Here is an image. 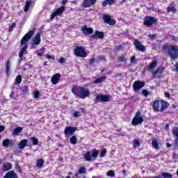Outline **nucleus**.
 I'll list each match as a JSON object with an SVG mask.
<instances>
[{
	"instance_id": "de8ad7c7",
	"label": "nucleus",
	"mask_w": 178,
	"mask_h": 178,
	"mask_svg": "<svg viewBox=\"0 0 178 178\" xmlns=\"http://www.w3.org/2000/svg\"><path fill=\"white\" fill-rule=\"evenodd\" d=\"M59 63H61V65H63V63H65V62H66V59L64 58H60L58 60Z\"/></svg>"
},
{
	"instance_id": "5701e85b",
	"label": "nucleus",
	"mask_w": 178,
	"mask_h": 178,
	"mask_svg": "<svg viewBox=\"0 0 178 178\" xmlns=\"http://www.w3.org/2000/svg\"><path fill=\"white\" fill-rule=\"evenodd\" d=\"M19 149H24L26 147V145H27V140L24 139L21 140V142L19 143Z\"/></svg>"
},
{
	"instance_id": "72a5a7b5",
	"label": "nucleus",
	"mask_w": 178,
	"mask_h": 178,
	"mask_svg": "<svg viewBox=\"0 0 178 178\" xmlns=\"http://www.w3.org/2000/svg\"><path fill=\"white\" fill-rule=\"evenodd\" d=\"M133 145H134V148H138V147H140V140H138V139H136L133 141Z\"/></svg>"
},
{
	"instance_id": "e2e57ef3",
	"label": "nucleus",
	"mask_w": 178,
	"mask_h": 178,
	"mask_svg": "<svg viewBox=\"0 0 178 178\" xmlns=\"http://www.w3.org/2000/svg\"><path fill=\"white\" fill-rule=\"evenodd\" d=\"M165 130H168V129H169V124H166V125H165Z\"/></svg>"
},
{
	"instance_id": "69168bd1",
	"label": "nucleus",
	"mask_w": 178,
	"mask_h": 178,
	"mask_svg": "<svg viewBox=\"0 0 178 178\" xmlns=\"http://www.w3.org/2000/svg\"><path fill=\"white\" fill-rule=\"evenodd\" d=\"M172 147V145L167 143V148H170Z\"/></svg>"
},
{
	"instance_id": "f03ea898",
	"label": "nucleus",
	"mask_w": 178,
	"mask_h": 178,
	"mask_svg": "<svg viewBox=\"0 0 178 178\" xmlns=\"http://www.w3.org/2000/svg\"><path fill=\"white\" fill-rule=\"evenodd\" d=\"M168 106H169V103L162 100H155L152 105L153 111L154 112H163V111L168 109Z\"/></svg>"
},
{
	"instance_id": "49530a36",
	"label": "nucleus",
	"mask_w": 178,
	"mask_h": 178,
	"mask_svg": "<svg viewBox=\"0 0 178 178\" xmlns=\"http://www.w3.org/2000/svg\"><path fill=\"white\" fill-rule=\"evenodd\" d=\"M39 97H40V92L39 91L35 92L33 94V98L37 99V98H39Z\"/></svg>"
},
{
	"instance_id": "9d476101",
	"label": "nucleus",
	"mask_w": 178,
	"mask_h": 178,
	"mask_svg": "<svg viewBox=\"0 0 178 178\" xmlns=\"http://www.w3.org/2000/svg\"><path fill=\"white\" fill-rule=\"evenodd\" d=\"M33 35H34V32L32 31H30L29 32H28L22 39L21 40V44H27V42H29V40H30V38H31V37H33Z\"/></svg>"
},
{
	"instance_id": "3c124183",
	"label": "nucleus",
	"mask_w": 178,
	"mask_h": 178,
	"mask_svg": "<svg viewBox=\"0 0 178 178\" xmlns=\"http://www.w3.org/2000/svg\"><path fill=\"white\" fill-rule=\"evenodd\" d=\"M80 115H81L80 112L75 111L74 113V118H79V116H80Z\"/></svg>"
},
{
	"instance_id": "37998d69",
	"label": "nucleus",
	"mask_w": 178,
	"mask_h": 178,
	"mask_svg": "<svg viewBox=\"0 0 178 178\" xmlns=\"http://www.w3.org/2000/svg\"><path fill=\"white\" fill-rule=\"evenodd\" d=\"M15 81L17 83V84H20V83H22V76L18 75L15 79Z\"/></svg>"
},
{
	"instance_id": "a19ab883",
	"label": "nucleus",
	"mask_w": 178,
	"mask_h": 178,
	"mask_svg": "<svg viewBox=\"0 0 178 178\" xmlns=\"http://www.w3.org/2000/svg\"><path fill=\"white\" fill-rule=\"evenodd\" d=\"M167 10L168 12H174V13H175V12H177V10L175 7H168L167 8Z\"/></svg>"
},
{
	"instance_id": "4be33fe9",
	"label": "nucleus",
	"mask_w": 178,
	"mask_h": 178,
	"mask_svg": "<svg viewBox=\"0 0 178 178\" xmlns=\"http://www.w3.org/2000/svg\"><path fill=\"white\" fill-rule=\"evenodd\" d=\"M12 169V163H6L3 165V171L8 172V170H10Z\"/></svg>"
},
{
	"instance_id": "4c0bfd02",
	"label": "nucleus",
	"mask_w": 178,
	"mask_h": 178,
	"mask_svg": "<svg viewBox=\"0 0 178 178\" xmlns=\"http://www.w3.org/2000/svg\"><path fill=\"white\" fill-rule=\"evenodd\" d=\"M106 176L108 177H115V172H113V170H110L106 172Z\"/></svg>"
},
{
	"instance_id": "f704fd0d",
	"label": "nucleus",
	"mask_w": 178,
	"mask_h": 178,
	"mask_svg": "<svg viewBox=\"0 0 178 178\" xmlns=\"http://www.w3.org/2000/svg\"><path fill=\"white\" fill-rule=\"evenodd\" d=\"M42 165H44V160L39 159L36 163V168H38L40 169L42 168Z\"/></svg>"
},
{
	"instance_id": "423d86ee",
	"label": "nucleus",
	"mask_w": 178,
	"mask_h": 178,
	"mask_svg": "<svg viewBox=\"0 0 178 178\" xmlns=\"http://www.w3.org/2000/svg\"><path fill=\"white\" fill-rule=\"evenodd\" d=\"M143 122H144V118H143L140 112H137L135 117L132 120L133 126H137L138 124H141Z\"/></svg>"
},
{
	"instance_id": "ddd939ff",
	"label": "nucleus",
	"mask_w": 178,
	"mask_h": 178,
	"mask_svg": "<svg viewBox=\"0 0 178 178\" xmlns=\"http://www.w3.org/2000/svg\"><path fill=\"white\" fill-rule=\"evenodd\" d=\"M103 19L105 23L110 24V26H115V24H116V21L115 19H112L110 15H104Z\"/></svg>"
},
{
	"instance_id": "dca6fc26",
	"label": "nucleus",
	"mask_w": 178,
	"mask_h": 178,
	"mask_svg": "<svg viewBox=\"0 0 178 178\" xmlns=\"http://www.w3.org/2000/svg\"><path fill=\"white\" fill-rule=\"evenodd\" d=\"M63 12H65V7L63 6L60 7L57 10L51 14L50 19H54V17H56V16H58L60 15V13H63Z\"/></svg>"
},
{
	"instance_id": "a18cd8bd",
	"label": "nucleus",
	"mask_w": 178,
	"mask_h": 178,
	"mask_svg": "<svg viewBox=\"0 0 178 178\" xmlns=\"http://www.w3.org/2000/svg\"><path fill=\"white\" fill-rule=\"evenodd\" d=\"M142 94L144 95V97H148V95H149V92L147 90H143L142 91Z\"/></svg>"
},
{
	"instance_id": "79ce46f5",
	"label": "nucleus",
	"mask_w": 178,
	"mask_h": 178,
	"mask_svg": "<svg viewBox=\"0 0 178 178\" xmlns=\"http://www.w3.org/2000/svg\"><path fill=\"white\" fill-rule=\"evenodd\" d=\"M105 155H106V149H104L103 150H102V152L99 154V157L104 158V156H105Z\"/></svg>"
},
{
	"instance_id": "c03bdc74",
	"label": "nucleus",
	"mask_w": 178,
	"mask_h": 178,
	"mask_svg": "<svg viewBox=\"0 0 178 178\" xmlns=\"http://www.w3.org/2000/svg\"><path fill=\"white\" fill-rule=\"evenodd\" d=\"M79 175H83V173H86V168L81 167L79 170Z\"/></svg>"
},
{
	"instance_id": "c9c22d12",
	"label": "nucleus",
	"mask_w": 178,
	"mask_h": 178,
	"mask_svg": "<svg viewBox=\"0 0 178 178\" xmlns=\"http://www.w3.org/2000/svg\"><path fill=\"white\" fill-rule=\"evenodd\" d=\"M70 143L71 144H77V138L76 136H73L72 137L70 138Z\"/></svg>"
},
{
	"instance_id": "7ed1b4c3",
	"label": "nucleus",
	"mask_w": 178,
	"mask_h": 178,
	"mask_svg": "<svg viewBox=\"0 0 178 178\" xmlns=\"http://www.w3.org/2000/svg\"><path fill=\"white\" fill-rule=\"evenodd\" d=\"M162 49H166L170 55L171 59L175 60L178 58V48L177 46L169 45L168 44L162 46Z\"/></svg>"
},
{
	"instance_id": "4468645a",
	"label": "nucleus",
	"mask_w": 178,
	"mask_h": 178,
	"mask_svg": "<svg viewBox=\"0 0 178 178\" xmlns=\"http://www.w3.org/2000/svg\"><path fill=\"white\" fill-rule=\"evenodd\" d=\"M41 42V34L37 33L35 37L33 38L32 42V47L34 48L35 45H40Z\"/></svg>"
},
{
	"instance_id": "774afa93",
	"label": "nucleus",
	"mask_w": 178,
	"mask_h": 178,
	"mask_svg": "<svg viewBox=\"0 0 178 178\" xmlns=\"http://www.w3.org/2000/svg\"><path fill=\"white\" fill-rule=\"evenodd\" d=\"M153 178H162L161 176L154 177Z\"/></svg>"
},
{
	"instance_id": "0e129e2a",
	"label": "nucleus",
	"mask_w": 178,
	"mask_h": 178,
	"mask_svg": "<svg viewBox=\"0 0 178 178\" xmlns=\"http://www.w3.org/2000/svg\"><path fill=\"white\" fill-rule=\"evenodd\" d=\"M44 54H42V53H38V56H42V55H43Z\"/></svg>"
},
{
	"instance_id": "20e7f679",
	"label": "nucleus",
	"mask_w": 178,
	"mask_h": 178,
	"mask_svg": "<svg viewBox=\"0 0 178 178\" xmlns=\"http://www.w3.org/2000/svg\"><path fill=\"white\" fill-rule=\"evenodd\" d=\"M74 54L76 56H79V58H86L87 52H86V48L84 47H78L74 50Z\"/></svg>"
},
{
	"instance_id": "bf43d9fd",
	"label": "nucleus",
	"mask_w": 178,
	"mask_h": 178,
	"mask_svg": "<svg viewBox=\"0 0 178 178\" xmlns=\"http://www.w3.org/2000/svg\"><path fill=\"white\" fill-rule=\"evenodd\" d=\"M46 58H47V59H52V56H51V55H49V54H47V55L46 56Z\"/></svg>"
},
{
	"instance_id": "393cba45",
	"label": "nucleus",
	"mask_w": 178,
	"mask_h": 178,
	"mask_svg": "<svg viewBox=\"0 0 178 178\" xmlns=\"http://www.w3.org/2000/svg\"><path fill=\"white\" fill-rule=\"evenodd\" d=\"M3 147H10V145H13V141L9 139H5L3 141Z\"/></svg>"
},
{
	"instance_id": "58836bf2",
	"label": "nucleus",
	"mask_w": 178,
	"mask_h": 178,
	"mask_svg": "<svg viewBox=\"0 0 178 178\" xmlns=\"http://www.w3.org/2000/svg\"><path fill=\"white\" fill-rule=\"evenodd\" d=\"M30 140L34 145H38V139L35 138H31Z\"/></svg>"
},
{
	"instance_id": "bb28decb",
	"label": "nucleus",
	"mask_w": 178,
	"mask_h": 178,
	"mask_svg": "<svg viewBox=\"0 0 178 178\" xmlns=\"http://www.w3.org/2000/svg\"><path fill=\"white\" fill-rule=\"evenodd\" d=\"M106 79V77H105V76L99 77L97 79L94 81V83L99 84V83H104V81H105Z\"/></svg>"
},
{
	"instance_id": "9b49d317",
	"label": "nucleus",
	"mask_w": 178,
	"mask_h": 178,
	"mask_svg": "<svg viewBox=\"0 0 178 178\" xmlns=\"http://www.w3.org/2000/svg\"><path fill=\"white\" fill-rule=\"evenodd\" d=\"M145 86V83L140 81H135L133 85V88L134 91H139V90H141L143 87Z\"/></svg>"
},
{
	"instance_id": "864d4df0",
	"label": "nucleus",
	"mask_w": 178,
	"mask_h": 178,
	"mask_svg": "<svg viewBox=\"0 0 178 178\" xmlns=\"http://www.w3.org/2000/svg\"><path fill=\"white\" fill-rule=\"evenodd\" d=\"M94 62H95V58H91L90 60H89L90 65H92V63H94Z\"/></svg>"
},
{
	"instance_id": "5fc2aeb1",
	"label": "nucleus",
	"mask_w": 178,
	"mask_h": 178,
	"mask_svg": "<svg viewBox=\"0 0 178 178\" xmlns=\"http://www.w3.org/2000/svg\"><path fill=\"white\" fill-rule=\"evenodd\" d=\"M15 168L17 169L19 172H22V170L20 169V166H19V163L15 164Z\"/></svg>"
},
{
	"instance_id": "1a4fd4ad",
	"label": "nucleus",
	"mask_w": 178,
	"mask_h": 178,
	"mask_svg": "<svg viewBox=\"0 0 178 178\" xmlns=\"http://www.w3.org/2000/svg\"><path fill=\"white\" fill-rule=\"evenodd\" d=\"M153 79H161L163 77V67H159L156 71H153L152 72Z\"/></svg>"
},
{
	"instance_id": "603ef678",
	"label": "nucleus",
	"mask_w": 178,
	"mask_h": 178,
	"mask_svg": "<svg viewBox=\"0 0 178 178\" xmlns=\"http://www.w3.org/2000/svg\"><path fill=\"white\" fill-rule=\"evenodd\" d=\"M148 37L150 38V40H153V38H155L156 37V35L149 34Z\"/></svg>"
},
{
	"instance_id": "aec40b11",
	"label": "nucleus",
	"mask_w": 178,
	"mask_h": 178,
	"mask_svg": "<svg viewBox=\"0 0 178 178\" xmlns=\"http://www.w3.org/2000/svg\"><path fill=\"white\" fill-rule=\"evenodd\" d=\"M172 134L175 137L177 138V139L175 140V147H178V128L177 127H175L172 129Z\"/></svg>"
},
{
	"instance_id": "0eeeda50",
	"label": "nucleus",
	"mask_w": 178,
	"mask_h": 178,
	"mask_svg": "<svg viewBox=\"0 0 178 178\" xmlns=\"http://www.w3.org/2000/svg\"><path fill=\"white\" fill-rule=\"evenodd\" d=\"M156 22H158V19H156V18L154 17L147 16L145 17L143 24H145V26H147V27H151V26H152V24H154V23H156Z\"/></svg>"
},
{
	"instance_id": "6e6d98bb",
	"label": "nucleus",
	"mask_w": 178,
	"mask_h": 178,
	"mask_svg": "<svg viewBox=\"0 0 178 178\" xmlns=\"http://www.w3.org/2000/svg\"><path fill=\"white\" fill-rule=\"evenodd\" d=\"M106 5H108V3H107L106 0H104V2L102 3L103 8H105L106 6Z\"/></svg>"
},
{
	"instance_id": "cd10ccee",
	"label": "nucleus",
	"mask_w": 178,
	"mask_h": 178,
	"mask_svg": "<svg viewBox=\"0 0 178 178\" xmlns=\"http://www.w3.org/2000/svg\"><path fill=\"white\" fill-rule=\"evenodd\" d=\"M10 71V61L9 60H7L6 65V73L7 76H9V72Z\"/></svg>"
},
{
	"instance_id": "13d9d810",
	"label": "nucleus",
	"mask_w": 178,
	"mask_h": 178,
	"mask_svg": "<svg viewBox=\"0 0 178 178\" xmlns=\"http://www.w3.org/2000/svg\"><path fill=\"white\" fill-rule=\"evenodd\" d=\"M165 96L166 98H170V94L169 92H165Z\"/></svg>"
},
{
	"instance_id": "4d7b16f0",
	"label": "nucleus",
	"mask_w": 178,
	"mask_h": 178,
	"mask_svg": "<svg viewBox=\"0 0 178 178\" xmlns=\"http://www.w3.org/2000/svg\"><path fill=\"white\" fill-rule=\"evenodd\" d=\"M3 130H5V127L4 126H2V125H0V133L1 131H3Z\"/></svg>"
},
{
	"instance_id": "473e14b6",
	"label": "nucleus",
	"mask_w": 178,
	"mask_h": 178,
	"mask_svg": "<svg viewBox=\"0 0 178 178\" xmlns=\"http://www.w3.org/2000/svg\"><path fill=\"white\" fill-rule=\"evenodd\" d=\"M94 37H97V38L102 39L104 38V33L96 31L95 33L94 34Z\"/></svg>"
},
{
	"instance_id": "a878e982",
	"label": "nucleus",
	"mask_w": 178,
	"mask_h": 178,
	"mask_svg": "<svg viewBox=\"0 0 178 178\" xmlns=\"http://www.w3.org/2000/svg\"><path fill=\"white\" fill-rule=\"evenodd\" d=\"M152 145L153 148H154L155 149H159V145L158 144V140H156V139L155 138L152 139Z\"/></svg>"
},
{
	"instance_id": "e433bc0d",
	"label": "nucleus",
	"mask_w": 178,
	"mask_h": 178,
	"mask_svg": "<svg viewBox=\"0 0 178 178\" xmlns=\"http://www.w3.org/2000/svg\"><path fill=\"white\" fill-rule=\"evenodd\" d=\"M98 154H99L98 150L94 149L91 154L92 158H95V159H96L97 157L98 156Z\"/></svg>"
},
{
	"instance_id": "7c9ffc66",
	"label": "nucleus",
	"mask_w": 178,
	"mask_h": 178,
	"mask_svg": "<svg viewBox=\"0 0 178 178\" xmlns=\"http://www.w3.org/2000/svg\"><path fill=\"white\" fill-rule=\"evenodd\" d=\"M118 60L119 62H124V63H126V62H127V58L125 54H122L119 57Z\"/></svg>"
},
{
	"instance_id": "f257e3e1",
	"label": "nucleus",
	"mask_w": 178,
	"mask_h": 178,
	"mask_svg": "<svg viewBox=\"0 0 178 178\" xmlns=\"http://www.w3.org/2000/svg\"><path fill=\"white\" fill-rule=\"evenodd\" d=\"M71 92L75 97H78L81 99H86V98H88L91 95L90 90L83 86H74L72 87Z\"/></svg>"
},
{
	"instance_id": "b1692460",
	"label": "nucleus",
	"mask_w": 178,
	"mask_h": 178,
	"mask_svg": "<svg viewBox=\"0 0 178 178\" xmlns=\"http://www.w3.org/2000/svg\"><path fill=\"white\" fill-rule=\"evenodd\" d=\"M22 131H23V128L18 127L17 128H15L14 129V131H13V136H17L18 134H20V133H22Z\"/></svg>"
},
{
	"instance_id": "8fccbe9b",
	"label": "nucleus",
	"mask_w": 178,
	"mask_h": 178,
	"mask_svg": "<svg viewBox=\"0 0 178 178\" xmlns=\"http://www.w3.org/2000/svg\"><path fill=\"white\" fill-rule=\"evenodd\" d=\"M131 63H136L137 61L136 60V56H133L130 59Z\"/></svg>"
},
{
	"instance_id": "09e8293b",
	"label": "nucleus",
	"mask_w": 178,
	"mask_h": 178,
	"mask_svg": "<svg viewBox=\"0 0 178 178\" xmlns=\"http://www.w3.org/2000/svg\"><path fill=\"white\" fill-rule=\"evenodd\" d=\"M108 5H113L115 3V0H106Z\"/></svg>"
},
{
	"instance_id": "f3484780",
	"label": "nucleus",
	"mask_w": 178,
	"mask_h": 178,
	"mask_svg": "<svg viewBox=\"0 0 178 178\" xmlns=\"http://www.w3.org/2000/svg\"><path fill=\"white\" fill-rule=\"evenodd\" d=\"M82 33L85 34V35H88V34H92L94 30L91 28L87 27V26H83L81 27Z\"/></svg>"
},
{
	"instance_id": "ea45409f",
	"label": "nucleus",
	"mask_w": 178,
	"mask_h": 178,
	"mask_svg": "<svg viewBox=\"0 0 178 178\" xmlns=\"http://www.w3.org/2000/svg\"><path fill=\"white\" fill-rule=\"evenodd\" d=\"M162 176L164 178H172V175L168 172H163Z\"/></svg>"
},
{
	"instance_id": "6ab92c4d",
	"label": "nucleus",
	"mask_w": 178,
	"mask_h": 178,
	"mask_svg": "<svg viewBox=\"0 0 178 178\" xmlns=\"http://www.w3.org/2000/svg\"><path fill=\"white\" fill-rule=\"evenodd\" d=\"M157 65H158V60H154L152 63H150L148 68L149 72H151V73H152V72H154V69L156 67Z\"/></svg>"
},
{
	"instance_id": "a211bd4d",
	"label": "nucleus",
	"mask_w": 178,
	"mask_h": 178,
	"mask_svg": "<svg viewBox=\"0 0 178 178\" xmlns=\"http://www.w3.org/2000/svg\"><path fill=\"white\" fill-rule=\"evenodd\" d=\"M59 79H60V74L57 73L51 77V82L54 85L58 84L59 83Z\"/></svg>"
},
{
	"instance_id": "2eb2a0df",
	"label": "nucleus",
	"mask_w": 178,
	"mask_h": 178,
	"mask_svg": "<svg viewBox=\"0 0 178 178\" xmlns=\"http://www.w3.org/2000/svg\"><path fill=\"white\" fill-rule=\"evenodd\" d=\"M96 2L97 0H83V8H91Z\"/></svg>"
},
{
	"instance_id": "6e6552de",
	"label": "nucleus",
	"mask_w": 178,
	"mask_h": 178,
	"mask_svg": "<svg viewBox=\"0 0 178 178\" xmlns=\"http://www.w3.org/2000/svg\"><path fill=\"white\" fill-rule=\"evenodd\" d=\"M76 131H77L76 127H67L64 130V134L65 137H69V136H73Z\"/></svg>"
},
{
	"instance_id": "2f4dec72",
	"label": "nucleus",
	"mask_w": 178,
	"mask_h": 178,
	"mask_svg": "<svg viewBox=\"0 0 178 178\" xmlns=\"http://www.w3.org/2000/svg\"><path fill=\"white\" fill-rule=\"evenodd\" d=\"M83 156L86 161H91V158L92 157L91 156V152H87Z\"/></svg>"
},
{
	"instance_id": "052dcab7",
	"label": "nucleus",
	"mask_w": 178,
	"mask_h": 178,
	"mask_svg": "<svg viewBox=\"0 0 178 178\" xmlns=\"http://www.w3.org/2000/svg\"><path fill=\"white\" fill-rule=\"evenodd\" d=\"M14 27H16V23H13L11 24L10 29H14Z\"/></svg>"
},
{
	"instance_id": "c85d7f7f",
	"label": "nucleus",
	"mask_w": 178,
	"mask_h": 178,
	"mask_svg": "<svg viewBox=\"0 0 178 178\" xmlns=\"http://www.w3.org/2000/svg\"><path fill=\"white\" fill-rule=\"evenodd\" d=\"M27 46H24L21 51L19 53V56L22 58H23V54H26V52H27Z\"/></svg>"
},
{
	"instance_id": "680f3d73",
	"label": "nucleus",
	"mask_w": 178,
	"mask_h": 178,
	"mask_svg": "<svg viewBox=\"0 0 178 178\" xmlns=\"http://www.w3.org/2000/svg\"><path fill=\"white\" fill-rule=\"evenodd\" d=\"M40 51L42 54H44V52L45 51V48L42 47V49H40Z\"/></svg>"
},
{
	"instance_id": "338daca9",
	"label": "nucleus",
	"mask_w": 178,
	"mask_h": 178,
	"mask_svg": "<svg viewBox=\"0 0 178 178\" xmlns=\"http://www.w3.org/2000/svg\"><path fill=\"white\" fill-rule=\"evenodd\" d=\"M74 176H75V177H76V178L79 177V172L75 173V174H74Z\"/></svg>"
},
{
	"instance_id": "412c9836",
	"label": "nucleus",
	"mask_w": 178,
	"mask_h": 178,
	"mask_svg": "<svg viewBox=\"0 0 178 178\" xmlns=\"http://www.w3.org/2000/svg\"><path fill=\"white\" fill-rule=\"evenodd\" d=\"M3 178H17V175L13 171H9L6 173V175L3 177Z\"/></svg>"
},
{
	"instance_id": "c756f323",
	"label": "nucleus",
	"mask_w": 178,
	"mask_h": 178,
	"mask_svg": "<svg viewBox=\"0 0 178 178\" xmlns=\"http://www.w3.org/2000/svg\"><path fill=\"white\" fill-rule=\"evenodd\" d=\"M31 0L27 1L25 3V7H24V12H29V9L30 8V5H31Z\"/></svg>"
},
{
	"instance_id": "39448f33",
	"label": "nucleus",
	"mask_w": 178,
	"mask_h": 178,
	"mask_svg": "<svg viewBox=\"0 0 178 178\" xmlns=\"http://www.w3.org/2000/svg\"><path fill=\"white\" fill-rule=\"evenodd\" d=\"M112 99V96L107 95H103V94H99L97 95L95 101L96 102H109L111 99Z\"/></svg>"
},
{
	"instance_id": "f8f14e48",
	"label": "nucleus",
	"mask_w": 178,
	"mask_h": 178,
	"mask_svg": "<svg viewBox=\"0 0 178 178\" xmlns=\"http://www.w3.org/2000/svg\"><path fill=\"white\" fill-rule=\"evenodd\" d=\"M134 44L138 51H140V52H144V51H145V46L143 45L140 41L135 40Z\"/></svg>"
}]
</instances>
